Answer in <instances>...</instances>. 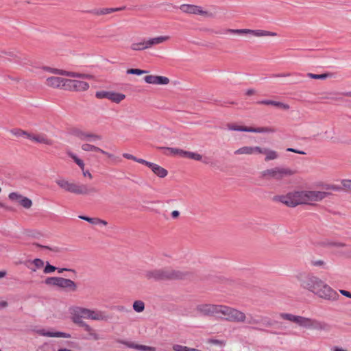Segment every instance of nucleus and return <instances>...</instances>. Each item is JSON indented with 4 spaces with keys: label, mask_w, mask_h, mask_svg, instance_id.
<instances>
[{
    "label": "nucleus",
    "mask_w": 351,
    "mask_h": 351,
    "mask_svg": "<svg viewBox=\"0 0 351 351\" xmlns=\"http://www.w3.org/2000/svg\"><path fill=\"white\" fill-rule=\"evenodd\" d=\"M257 104H263V105H271V106H274L279 108H282L283 110H289V106L288 104H284L280 101H273V100H269V99L261 100V101H257Z\"/></svg>",
    "instance_id": "obj_28"
},
{
    "label": "nucleus",
    "mask_w": 351,
    "mask_h": 351,
    "mask_svg": "<svg viewBox=\"0 0 351 351\" xmlns=\"http://www.w3.org/2000/svg\"><path fill=\"white\" fill-rule=\"evenodd\" d=\"M64 89L70 91H85L89 88L88 83L76 80L67 79Z\"/></svg>",
    "instance_id": "obj_13"
},
{
    "label": "nucleus",
    "mask_w": 351,
    "mask_h": 351,
    "mask_svg": "<svg viewBox=\"0 0 351 351\" xmlns=\"http://www.w3.org/2000/svg\"><path fill=\"white\" fill-rule=\"evenodd\" d=\"M343 190L351 191V180H341Z\"/></svg>",
    "instance_id": "obj_46"
},
{
    "label": "nucleus",
    "mask_w": 351,
    "mask_h": 351,
    "mask_svg": "<svg viewBox=\"0 0 351 351\" xmlns=\"http://www.w3.org/2000/svg\"><path fill=\"white\" fill-rule=\"evenodd\" d=\"M32 263L35 265V268H32V271H36V269H40L44 266V261L40 258H35Z\"/></svg>",
    "instance_id": "obj_42"
},
{
    "label": "nucleus",
    "mask_w": 351,
    "mask_h": 351,
    "mask_svg": "<svg viewBox=\"0 0 351 351\" xmlns=\"http://www.w3.org/2000/svg\"><path fill=\"white\" fill-rule=\"evenodd\" d=\"M306 328H313L317 330H326L329 328V326L328 324L325 322H319L317 320H313L311 319V322H309V326Z\"/></svg>",
    "instance_id": "obj_32"
},
{
    "label": "nucleus",
    "mask_w": 351,
    "mask_h": 351,
    "mask_svg": "<svg viewBox=\"0 0 351 351\" xmlns=\"http://www.w3.org/2000/svg\"><path fill=\"white\" fill-rule=\"evenodd\" d=\"M82 149L86 152H99L107 156L108 158L114 157V156L112 154L100 149L98 147H96V146L90 145V144H88V143L83 144L82 145Z\"/></svg>",
    "instance_id": "obj_26"
},
{
    "label": "nucleus",
    "mask_w": 351,
    "mask_h": 351,
    "mask_svg": "<svg viewBox=\"0 0 351 351\" xmlns=\"http://www.w3.org/2000/svg\"><path fill=\"white\" fill-rule=\"evenodd\" d=\"M273 200L281 202L291 208L300 204H306V191H294L289 192L286 195H275Z\"/></svg>",
    "instance_id": "obj_5"
},
{
    "label": "nucleus",
    "mask_w": 351,
    "mask_h": 351,
    "mask_svg": "<svg viewBox=\"0 0 351 351\" xmlns=\"http://www.w3.org/2000/svg\"><path fill=\"white\" fill-rule=\"evenodd\" d=\"M133 309L137 313L143 312L145 309L144 302L141 300L134 301L133 303Z\"/></svg>",
    "instance_id": "obj_36"
},
{
    "label": "nucleus",
    "mask_w": 351,
    "mask_h": 351,
    "mask_svg": "<svg viewBox=\"0 0 351 351\" xmlns=\"http://www.w3.org/2000/svg\"><path fill=\"white\" fill-rule=\"evenodd\" d=\"M45 283L47 285L56 286L67 291L75 292L77 289V284L73 280L62 277H47Z\"/></svg>",
    "instance_id": "obj_8"
},
{
    "label": "nucleus",
    "mask_w": 351,
    "mask_h": 351,
    "mask_svg": "<svg viewBox=\"0 0 351 351\" xmlns=\"http://www.w3.org/2000/svg\"><path fill=\"white\" fill-rule=\"evenodd\" d=\"M235 154H253V147H243L234 152Z\"/></svg>",
    "instance_id": "obj_35"
},
{
    "label": "nucleus",
    "mask_w": 351,
    "mask_h": 351,
    "mask_svg": "<svg viewBox=\"0 0 351 351\" xmlns=\"http://www.w3.org/2000/svg\"><path fill=\"white\" fill-rule=\"evenodd\" d=\"M254 152H258V154H263L265 152V149H263L260 147H253V154Z\"/></svg>",
    "instance_id": "obj_59"
},
{
    "label": "nucleus",
    "mask_w": 351,
    "mask_h": 351,
    "mask_svg": "<svg viewBox=\"0 0 351 351\" xmlns=\"http://www.w3.org/2000/svg\"><path fill=\"white\" fill-rule=\"evenodd\" d=\"M311 265L314 266V267H323V268H326V263L322 261V260H316V261H311Z\"/></svg>",
    "instance_id": "obj_48"
},
{
    "label": "nucleus",
    "mask_w": 351,
    "mask_h": 351,
    "mask_svg": "<svg viewBox=\"0 0 351 351\" xmlns=\"http://www.w3.org/2000/svg\"><path fill=\"white\" fill-rule=\"evenodd\" d=\"M137 350H141V351H156V349L154 347L144 346V345H140V344H138Z\"/></svg>",
    "instance_id": "obj_50"
},
{
    "label": "nucleus",
    "mask_w": 351,
    "mask_h": 351,
    "mask_svg": "<svg viewBox=\"0 0 351 351\" xmlns=\"http://www.w3.org/2000/svg\"><path fill=\"white\" fill-rule=\"evenodd\" d=\"M95 97L98 99L106 98L117 104L120 103L125 98V95L123 93L105 90L97 91Z\"/></svg>",
    "instance_id": "obj_15"
},
{
    "label": "nucleus",
    "mask_w": 351,
    "mask_h": 351,
    "mask_svg": "<svg viewBox=\"0 0 351 351\" xmlns=\"http://www.w3.org/2000/svg\"><path fill=\"white\" fill-rule=\"evenodd\" d=\"M275 132H276V130L274 128H271V127H258V128L247 127V132L274 133Z\"/></svg>",
    "instance_id": "obj_31"
},
{
    "label": "nucleus",
    "mask_w": 351,
    "mask_h": 351,
    "mask_svg": "<svg viewBox=\"0 0 351 351\" xmlns=\"http://www.w3.org/2000/svg\"><path fill=\"white\" fill-rule=\"evenodd\" d=\"M69 156L73 160L76 162V164L80 167L82 170H84V163L82 160L80 159L77 157L76 155L73 154H69Z\"/></svg>",
    "instance_id": "obj_43"
},
{
    "label": "nucleus",
    "mask_w": 351,
    "mask_h": 351,
    "mask_svg": "<svg viewBox=\"0 0 351 351\" xmlns=\"http://www.w3.org/2000/svg\"><path fill=\"white\" fill-rule=\"evenodd\" d=\"M56 184L64 191L82 195H94L99 193V189L90 184L70 182L64 179L57 180Z\"/></svg>",
    "instance_id": "obj_3"
},
{
    "label": "nucleus",
    "mask_w": 351,
    "mask_h": 351,
    "mask_svg": "<svg viewBox=\"0 0 351 351\" xmlns=\"http://www.w3.org/2000/svg\"><path fill=\"white\" fill-rule=\"evenodd\" d=\"M221 315L223 317H219L230 322L244 323L246 319V315L243 312L224 305L221 306Z\"/></svg>",
    "instance_id": "obj_7"
},
{
    "label": "nucleus",
    "mask_w": 351,
    "mask_h": 351,
    "mask_svg": "<svg viewBox=\"0 0 351 351\" xmlns=\"http://www.w3.org/2000/svg\"><path fill=\"white\" fill-rule=\"evenodd\" d=\"M227 127L230 130L239 131V132H247V126H238L234 124H228Z\"/></svg>",
    "instance_id": "obj_37"
},
{
    "label": "nucleus",
    "mask_w": 351,
    "mask_h": 351,
    "mask_svg": "<svg viewBox=\"0 0 351 351\" xmlns=\"http://www.w3.org/2000/svg\"><path fill=\"white\" fill-rule=\"evenodd\" d=\"M125 9V7L121 8H103V9H94L92 10L87 11L88 12L92 13L95 15H104L110 14L114 12L123 10Z\"/></svg>",
    "instance_id": "obj_25"
},
{
    "label": "nucleus",
    "mask_w": 351,
    "mask_h": 351,
    "mask_svg": "<svg viewBox=\"0 0 351 351\" xmlns=\"http://www.w3.org/2000/svg\"><path fill=\"white\" fill-rule=\"evenodd\" d=\"M171 217L173 219H176L180 216V212L178 210H173L171 212Z\"/></svg>",
    "instance_id": "obj_64"
},
{
    "label": "nucleus",
    "mask_w": 351,
    "mask_h": 351,
    "mask_svg": "<svg viewBox=\"0 0 351 351\" xmlns=\"http://www.w3.org/2000/svg\"><path fill=\"white\" fill-rule=\"evenodd\" d=\"M143 276L147 280L166 281L174 280L187 279L191 276L190 272H183L170 268L154 269L146 270L143 272Z\"/></svg>",
    "instance_id": "obj_2"
},
{
    "label": "nucleus",
    "mask_w": 351,
    "mask_h": 351,
    "mask_svg": "<svg viewBox=\"0 0 351 351\" xmlns=\"http://www.w3.org/2000/svg\"><path fill=\"white\" fill-rule=\"evenodd\" d=\"M144 80L147 84L166 85L169 83V79L165 76L146 75Z\"/></svg>",
    "instance_id": "obj_21"
},
{
    "label": "nucleus",
    "mask_w": 351,
    "mask_h": 351,
    "mask_svg": "<svg viewBox=\"0 0 351 351\" xmlns=\"http://www.w3.org/2000/svg\"><path fill=\"white\" fill-rule=\"evenodd\" d=\"M323 189L328 191L332 190L335 191H343V188L341 186L335 185V184H324L323 185Z\"/></svg>",
    "instance_id": "obj_40"
},
{
    "label": "nucleus",
    "mask_w": 351,
    "mask_h": 351,
    "mask_svg": "<svg viewBox=\"0 0 351 351\" xmlns=\"http://www.w3.org/2000/svg\"><path fill=\"white\" fill-rule=\"evenodd\" d=\"M300 288L313 293L320 298L329 301L337 300L338 293L313 273L300 271L294 275Z\"/></svg>",
    "instance_id": "obj_1"
},
{
    "label": "nucleus",
    "mask_w": 351,
    "mask_h": 351,
    "mask_svg": "<svg viewBox=\"0 0 351 351\" xmlns=\"http://www.w3.org/2000/svg\"><path fill=\"white\" fill-rule=\"evenodd\" d=\"M346 245L343 243H341V242H329V241H327V242H324L323 243V246H325V247H345Z\"/></svg>",
    "instance_id": "obj_41"
},
{
    "label": "nucleus",
    "mask_w": 351,
    "mask_h": 351,
    "mask_svg": "<svg viewBox=\"0 0 351 351\" xmlns=\"http://www.w3.org/2000/svg\"><path fill=\"white\" fill-rule=\"evenodd\" d=\"M28 138L37 143L49 145H52V141L47 138L45 134L33 135L30 134L28 135Z\"/></svg>",
    "instance_id": "obj_29"
},
{
    "label": "nucleus",
    "mask_w": 351,
    "mask_h": 351,
    "mask_svg": "<svg viewBox=\"0 0 351 351\" xmlns=\"http://www.w3.org/2000/svg\"><path fill=\"white\" fill-rule=\"evenodd\" d=\"M72 134L82 141L93 142L102 139V136L101 135L86 132L80 129H74Z\"/></svg>",
    "instance_id": "obj_18"
},
{
    "label": "nucleus",
    "mask_w": 351,
    "mask_h": 351,
    "mask_svg": "<svg viewBox=\"0 0 351 351\" xmlns=\"http://www.w3.org/2000/svg\"><path fill=\"white\" fill-rule=\"evenodd\" d=\"M168 39V36H159L156 38H150L147 41L132 43L130 47L134 51H141L150 48L153 45L162 43Z\"/></svg>",
    "instance_id": "obj_12"
},
{
    "label": "nucleus",
    "mask_w": 351,
    "mask_h": 351,
    "mask_svg": "<svg viewBox=\"0 0 351 351\" xmlns=\"http://www.w3.org/2000/svg\"><path fill=\"white\" fill-rule=\"evenodd\" d=\"M123 343L125 344L128 348H134V349H136V350L138 349V344L134 343L133 342L125 341V342H123Z\"/></svg>",
    "instance_id": "obj_55"
},
{
    "label": "nucleus",
    "mask_w": 351,
    "mask_h": 351,
    "mask_svg": "<svg viewBox=\"0 0 351 351\" xmlns=\"http://www.w3.org/2000/svg\"><path fill=\"white\" fill-rule=\"evenodd\" d=\"M36 332L45 337H62V338H71V336L69 333L64 332H49L46 331L45 329H39L36 331Z\"/></svg>",
    "instance_id": "obj_22"
},
{
    "label": "nucleus",
    "mask_w": 351,
    "mask_h": 351,
    "mask_svg": "<svg viewBox=\"0 0 351 351\" xmlns=\"http://www.w3.org/2000/svg\"><path fill=\"white\" fill-rule=\"evenodd\" d=\"M244 323L250 325L251 326H248V328L250 329L264 332H267V330L255 326L270 327L273 325L272 321L269 317L259 315L254 316L252 314H248L246 315V319Z\"/></svg>",
    "instance_id": "obj_9"
},
{
    "label": "nucleus",
    "mask_w": 351,
    "mask_h": 351,
    "mask_svg": "<svg viewBox=\"0 0 351 351\" xmlns=\"http://www.w3.org/2000/svg\"><path fill=\"white\" fill-rule=\"evenodd\" d=\"M180 8L183 12L185 13L206 16L211 15V14H209L208 12L204 11L200 6L195 5L183 4L180 7Z\"/></svg>",
    "instance_id": "obj_20"
},
{
    "label": "nucleus",
    "mask_w": 351,
    "mask_h": 351,
    "mask_svg": "<svg viewBox=\"0 0 351 351\" xmlns=\"http://www.w3.org/2000/svg\"><path fill=\"white\" fill-rule=\"evenodd\" d=\"M56 270H58V272L59 274H61V273H62V272H63V271H71V272H72V273H73V274H76V271H75V269H69V268H57V269H56Z\"/></svg>",
    "instance_id": "obj_56"
},
{
    "label": "nucleus",
    "mask_w": 351,
    "mask_h": 351,
    "mask_svg": "<svg viewBox=\"0 0 351 351\" xmlns=\"http://www.w3.org/2000/svg\"><path fill=\"white\" fill-rule=\"evenodd\" d=\"M51 73H56V74L62 75H65V76L71 77V72L66 71H64V70H60V69H52L51 70Z\"/></svg>",
    "instance_id": "obj_49"
},
{
    "label": "nucleus",
    "mask_w": 351,
    "mask_h": 351,
    "mask_svg": "<svg viewBox=\"0 0 351 351\" xmlns=\"http://www.w3.org/2000/svg\"><path fill=\"white\" fill-rule=\"evenodd\" d=\"M190 159L200 161L202 160V156L199 154L192 152L191 154Z\"/></svg>",
    "instance_id": "obj_52"
},
{
    "label": "nucleus",
    "mask_w": 351,
    "mask_h": 351,
    "mask_svg": "<svg viewBox=\"0 0 351 351\" xmlns=\"http://www.w3.org/2000/svg\"><path fill=\"white\" fill-rule=\"evenodd\" d=\"M56 184L64 191L82 195H94L99 193V189L90 184L70 182L64 179L57 180Z\"/></svg>",
    "instance_id": "obj_4"
},
{
    "label": "nucleus",
    "mask_w": 351,
    "mask_h": 351,
    "mask_svg": "<svg viewBox=\"0 0 351 351\" xmlns=\"http://www.w3.org/2000/svg\"><path fill=\"white\" fill-rule=\"evenodd\" d=\"M222 305L203 304L196 306L197 311L204 316H220Z\"/></svg>",
    "instance_id": "obj_11"
},
{
    "label": "nucleus",
    "mask_w": 351,
    "mask_h": 351,
    "mask_svg": "<svg viewBox=\"0 0 351 351\" xmlns=\"http://www.w3.org/2000/svg\"><path fill=\"white\" fill-rule=\"evenodd\" d=\"M10 132L16 136H25L28 138V135L30 134L26 131L22 130L21 129H13L10 131Z\"/></svg>",
    "instance_id": "obj_39"
},
{
    "label": "nucleus",
    "mask_w": 351,
    "mask_h": 351,
    "mask_svg": "<svg viewBox=\"0 0 351 351\" xmlns=\"http://www.w3.org/2000/svg\"><path fill=\"white\" fill-rule=\"evenodd\" d=\"M57 269V267L51 265L49 262H47L46 265L44 268L43 272L45 274H50L55 271Z\"/></svg>",
    "instance_id": "obj_44"
},
{
    "label": "nucleus",
    "mask_w": 351,
    "mask_h": 351,
    "mask_svg": "<svg viewBox=\"0 0 351 351\" xmlns=\"http://www.w3.org/2000/svg\"><path fill=\"white\" fill-rule=\"evenodd\" d=\"M89 319L97 321H108L110 317L105 312L98 310L90 309Z\"/></svg>",
    "instance_id": "obj_24"
},
{
    "label": "nucleus",
    "mask_w": 351,
    "mask_h": 351,
    "mask_svg": "<svg viewBox=\"0 0 351 351\" xmlns=\"http://www.w3.org/2000/svg\"><path fill=\"white\" fill-rule=\"evenodd\" d=\"M149 169L155 175L161 178L166 177L168 174V171L167 169L153 162L152 163V165L149 167Z\"/></svg>",
    "instance_id": "obj_27"
},
{
    "label": "nucleus",
    "mask_w": 351,
    "mask_h": 351,
    "mask_svg": "<svg viewBox=\"0 0 351 351\" xmlns=\"http://www.w3.org/2000/svg\"><path fill=\"white\" fill-rule=\"evenodd\" d=\"M116 308L119 312H128V311L131 312V310L127 309L123 306H116Z\"/></svg>",
    "instance_id": "obj_61"
},
{
    "label": "nucleus",
    "mask_w": 351,
    "mask_h": 351,
    "mask_svg": "<svg viewBox=\"0 0 351 351\" xmlns=\"http://www.w3.org/2000/svg\"><path fill=\"white\" fill-rule=\"evenodd\" d=\"M280 317L285 319L288 320L294 323H296L300 326L302 327H307L309 326V322H311L310 318L299 316V315H294L293 314L290 313H281Z\"/></svg>",
    "instance_id": "obj_17"
},
{
    "label": "nucleus",
    "mask_w": 351,
    "mask_h": 351,
    "mask_svg": "<svg viewBox=\"0 0 351 351\" xmlns=\"http://www.w3.org/2000/svg\"><path fill=\"white\" fill-rule=\"evenodd\" d=\"M212 32H214L215 34H226V33H230L234 34H238V35H252L254 36L261 37V36H276L277 35L276 33L265 31V30H253L250 29H225L221 31H212Z\"/></svg>",
    "instance_id": "obj_10"
},
{
    "label": "nucleus",
    "mask_w": 351,
    "mask_h": 351,
    "mask_svg": "<svg viewBox=\"0 0 351 351\" xmlns=\"http://www.w3.org/2000/svg\"><path fill=\"white\" fill-rule=\"evenodd\" d=\"M332 75L330 73H326L323 74H313L308 73L307 74V76L310 78L315 79V80H325L328 77H331Z\"/></svg>",
    "instance_id": "obj_34"
},
{
    "label": "nucleus",
    "mask_w": 351,
    "mask_h": 351,
    "mask_svg": "<svg viewBox=\"0 0 351 351\" xmlns=\"http://www.w3.org/2000/svg\"><path fill=\"white\" fill-rule=\"evenodd\" d=\"M339 292L341 294H342L343 296H346L347 298H351V293L346 290L341 289L339 290Z\"/></svg>",
    "instance_id": "obj_60"
},
{
    "label": "nucleus",
    "mask_w": 351,
    "mask_h": 351,
    "mask_svg": "<svg viewBox=\"0 0 351 351\" xmlns=\"http://www.w3.org/2000/svg\"><path fill=\"white\" fill-rule=\"evenodd\" d=\"M89 308L80 306H75L73 308L71 319L74 324H79V322H84L82 320V318L89 319Z\"/></svg>",
    "instance_id": "obj_14"
},
{
    "label": "nucleus",
    "mask_w": 351,
    "mask_h": 351,
    "mask_svg": "<svg viewBox=\"0 0 351 351\" xmlns=\"http://www.w3.org/2000/svg\"><path fill=\"white\" fill-rule=\"evenodd\" d=\"M8 197L10 200L18 202L19 204L25 208H29L32 206V202L30 199L23 197L18 193H10Z\"/></svg>",
    "instance_id": "obj_19"
},
{
    "label": "nucleus",
    "mask_w": 351,
    "mask_h": 351,
    "mask_svg": "<svg viewBox=\"0 0 351 351\" xmlns=\"http://www.w3.org/2000/svg\"><path fill=\"white\" fill-rule=\"evenodd\" d=\"M330 195L332 193L328 191H306V204H308V202L322 201Z\"/></svg>",
    "instance_id": "obj_16"
},
{
    "label": "nucleus",
    "mask_w": 351,
    "mask_h": 351,
    "mask_svg": "<svg viewBox=\"0 0 351 351\" xmlns=\"http://www.w3.org/2000/svg\"><path fill=\"white\" fill-rule=\"evenodd\" d=\"M2 53L5 54V55H8L10 57H12V58H17V56L16 54L14 53V52L12 51H2Z\"/></svg>",
    "instance_id": "obj_63"
},
{
    "label": "nucleus",
    "mask_w": 351,
    "mask_h": 351,
    "mask_svg": "<svg viewBox=\"0 0 351 351\" xmlns=\"http://www.w3.org/2000/svg\"><path fill=\"white\" fill-rule=\"evenodd\" d=\"M78 326L84 328V330L88 332V335L94 340H98L99 339V335L95 332V330L92 328L88 324L84 322H79L76 324Z\"/></svg>",
    "instance_id": "obj_30"
},
{
    "label": "nucleus",
    "mask_w": 351,
    "mask_h": 351,
    "mask_svg": "<svg viewBox=\"0 0 351 351\" xmlns=\"http://www.w3.org/2000/svg\"><path fill=\"white\" fill-rule=\"evenodd\" d=\"M79 218L81 219H83L86 221H88L90 223L93 224V225H97V219H98V218L89 217L84 216V215H80V216H79Z\"/></svg>",
    "instance_id": "obj_47"
},
{
    "label": "nucleus",
    "mask_w": 351,
    "mask_h": 351,
    "mask_svg": "<svg viewBox=\"0 0 351 351\" xmlns=\"http://www.w3.org/2000/svg\"><path fill=\"white\" fill-rule=\"evenodd\" d=\"M71 77H72L82 78V77H84V75H82V73L71 72Z\"/></svg>",
    "instance_id": "obj_62"
},
{
    "label": "nucleus",
    "mask_w": 351,
    "mask_h": 351,
    "mask_svg": "<svg viewBox=\"0 0 351 351\" xmlns=\"http://www.w3.org/2000/svg\"><path fill=\"white\" fill-rule=\"evenodd\" d=\"M136 162H137L138 163H141V164H143V165H146L149 168L152 165V162L147 161V160H145L144 159L138 158H136Z\"/></svg>",
    "instance_id": "obj_53"
},
{
    "label": "nucleus",
    "mask_w": 351,
    "mask_h": 351,
    "mask_svg": "<svg viewBox=\"0 0 351 351\" xmlns=\"http://www.w3.org/2000/svg\"><path fill=\"white\" fill-rule=\"evenodd\" d=\"M191 153V152L182 150V152H180V156L184 158H190Z\"/></svg>",
    "instance_id": "obj_58"
},
{
    "label": "nucleus",
    "mask_w": 351,
    "mask_h": 351,
    "mask_svg": "<svg viewBox=\"0 0 351 351\" xmlns=\"http://www.w3.org/2000/svg\"><path fill=\"white\" fill-rule=\"evenodd\" d=\"M127 74L141 75L142 74L147 73L148 71L141 70L139 69H128L126 71Z\"/></svg>",
    "instance_id": "obj_38"
},
{
    "label": "nucleus",
    "mask_w": 351,
    "mask_h": 351,
    "mask_svg": "<svg viewBox=\"0 0 351 351\" xmlns=\"http://www.w3.org/2000/svg\"><path fill=\"white\" fill-rule=\"evenodd\" d=\"M295 171L285 167H276L261 172V177L268 180H274L277 182L282 181L285 178L295 174Z\"/></svg>",
    "instance_id": "obj_6"
},
{
    "label": "nucleus",
    "mask_w": 351,
    "mask_h": 351,
    "mask_svg": "<svg viewBox=\"0 0 351 351\" xmlns=\"http://www.w3.org/2000/svg\"><path fill=\"white\" fill-rule=\"evenodd\" d=\"M287 152H293V153H296V154H302V155L306 154V153L304 152V151L298 150V149H296L294 148H291V147L287 148Z\"/></svg>",
    "instance_id": "obj_54"
},
{
    "label": "nucleus",
    "mask_w": 351,
    "mask_h": 351,
    "mask_svg": "<svg viewBox=\"0 0 351 351\" xmlns=\"http://www.w3.org/2000/svg\"><path fill=\"white\" fill-rule=\"evenodd\" d=\"M263 154L266 155L265 158V160L266 162L271 160H275L278 157V154L276 151L271 150L269 149H265V152Z\"/></svg>",
    "instance_id": "obj_33"
},
{
    "label": "nucleus",
    "mask_w": 351,
    "mask_h": 351,
    "mask_svg": "<svg viewBox=\"0 0 351 351\" xmlns=\"http://www.w3.org/2000/svg\"><path fill=\"white\" fill-rule=\"evenodd\" d=\"M123 158L128 159V160H132L134 161H136V157L130 154L124 153L123 154Z\"/></svg>",
    "instance_id": "obj_57"
},
{
    "label": "nucleus",
    "mask_w": 351,
    "mask_h": 351,
    "mask_svg": "<svg viewBox=\"0 0 351 351\" xmlns=\"http://www.w3.org/2000/svg\"><path fill=\"white\" fill-rule=\"evenodd\" d=\"M67 79L60 77H49L47 79V84L53 88H63L64 89L65 81Z\"/></svg>",
    "instance_id": "obj_23"
},
{
    "label": "nucleus",
    "mask_w": 351,
    "mask_h": 351,
    "mask_svg": "<svg viewBox=\"0 0 351 351\" xmlns=\"http://www.w3.org/2000/svg\"><path fill=\"white\" fill-rule=\"evenodd\" d=\"M34 245H36L37 247H39L40 248H43V249H47V250H49L51 251H53V252H59V249L58 247H50L49 246H46V245H40V244H38V243H34Z\"/></svg>",
    "instance_id": "obj_51"
},
{
    "label": "nucleus",
    "mask_w": 351,
    "mask_h": 351,
    "mask_svg": "<svg viewBox=\"0 0 351 351\" xmlns=\"http://www.w3.org/2000/svg\"><path fill=\"white\" fill-rule=\"evenodd\" d=\"M158 149H166L171 152L172 154H179L180 156V152H182V149H177V148H172V147H157Z\"/></svg>",
    "instance_id": "obj_45"
}]
</instances>
